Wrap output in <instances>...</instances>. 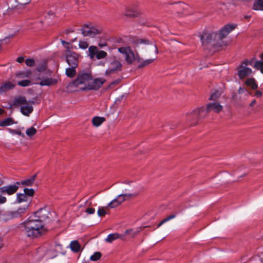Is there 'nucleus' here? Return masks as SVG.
<instances>
[{"mask_svg":"<svg viewBox=\"0 0 263 263\" xmlns=\"http://www.w3.org/2000/svg\"><path fill=\"white\" fill-rule=\"evenodd\" d=\"M235 24L224 26L218 33L217 32H205L200 36L202 45L204 49L221 47L223 45L222 40L236 28Z\"/></svg>","mask_w":263,"mask_h":263,"instance_id":"f257e3e1","label":"nucleus"},{"mask_svg":"<svg viewBox=\"0 0 263 263\" xmlns=\"http://www.w3.org/2000/svg\"><path fill=\"white\" fill-rule=\"evenodd\" d=\"M23 231L27 236L35 238L44 235L47 229L44 226V222L30 217L24 222Z\"/></svg>","mask_w":263,"mask_h":263,"instance_id":"f03ea898","label":"nucleus"},{"mask_svg":"<svg viewBox=\"0 0 263 263\" xmlns=\"http://www.w3.org/2000/svg\"><path fill=\"white\" fill-rule=\"evenodd\" d=\"M64 56L66 62L69 66L65 69V74L69 78H73L77 73L76 68L81 60V55L67 47L65 51Z\"/></svg>","mask_w":263,"mask_h":263,"instance_id":"7ed1b4c3","label":"nucleus"},{"mask_svg":"<svg viewBox=\"0 0 263 263\" xmlns=\"http://www.w3.org/2000/svg\"><path fill=\"white\" fill-rule=\"evenodd\" d=\"M92 77L90 72L82 71L78 73L77 78L69 84V87L73 91L89 90Z\"/></svg>","mask_w":263,"mask_h":263,"instance_id":"20e7f679","label":"nucleus"},{"mask_svg":"<svg viewBox=\"0 0 263 263\" xmlns=\"http://www.w3.org/2000/svg\"><path fill=\"white\" fill-rule=\"evenodd\" d=\"M33 101H27L24 97H18L14 100V104L16 105H20V111L21 113L26 116H29L32 112L33 108L32 107Z\"/></svg>","mask_w":263,"mask_h":263,"instance_id":"39448f33","label":"nucleus"},{"mask_svg":"<svg viewBox=\"0 0 263 263\" xmlns=\"http://www.w3.org/2000/svg\"><path fill=\"white\" fill-rule=\"evenodd\" d=\"M118 50L124 55L125 61L128 64H132L134 61H137V62L142 61V58L140 57L139 54L135 53L129 46L118 48Z\"/></svg>","mask_w":263,"mask_h":263,"instance_id":"423d86ee","label":"nucleus"},{"mask_svg":"<svg viewBox=\"0 0 263 263\" xmlns=\"http://www.w3.org/2000/svg\"><path fill=\"white\" fill-rule=\"evenodd\" d=\"M249 65H252V61L246 60L237 67V75L240 79H243L252 74L253 71Z\"/></svg>","mask_w":263,"mask_h":263,"instance_id":"0eeeda50","label":"nucleus"},{"mask_svg":"<svg viewBox=\"0 0 263 263\" xmlns=\"http://www.w3.org/2000/svg\"><path fill=\"white\" fill-rule=\"evenodd\" d=\"M122 64L118 60H112L109 62L108 67L105 71V76L118 73L122 70Z\"/></svg>","mask_w":263,"mask_h":263,"instance_id":"6e6552de","label":"nucleus"},{"mask_svg":"<svg viewBox=\"0 0 263 263\" xmlns=\"http://www.w3.org/2000/svg\"><path fill=\"white\" fill-rule=\"evenodd\" d=\"M102 30L96 26L90 25H85L81 29V32L84 36L94 37L100 34Z\"/></svg>","mask_w":263,"mask_h":263,"instance_id":"1a4fd4ad","label":"nucleus"},{"mask_svg":"<svg viewBox=\"0 0 263 263\" xmlns=\"http://www.w3.org/2000/svg\"><path fill=\"white\" fill-rule=\"evenodd\" d=\"M35 82L34 84H39L41 86H50L55 84L57 81L55 79L44 77L41 74H39L35 79Z\"/></svg>","mask_w":263,"mask_h":263,"instance_id":"9d476101","label":"nucleus"},{"mask_svg":"<svg viewBox=\"0 0 263 263\" xmlns=\"http://www.w3.org/2000/svg\"><path fill=\"white\" fill-rule=\"evenodd\" d=\"M88 56L91 59L96 58L98 60L105 58L107 53L103 50H99L96 46H90L88 48Z\"/></svg>","mask_w":263,"mask_h":263,"instance_id":"9b49d317","label":"nucleus"},{"mask_svg":"<svg viewBox=\"0 0 263 263\" xmlns=\"http://www.w3.org/2000/svg\"><path fill=\"white\" fill-rule=\"evenodd\" d=\"M20 185L21 183L20 182H16L13 184H9L1 187L0 191L4 194L12 195L17 192Z\"/></svg>","mask_w":263,"mask_h":263,"instance_id":"f8f14e48","label":"nucleus"},{"mask_svg":"<svg viewBox=\"0 0 263 263\" xmlns=\"http://www.w3.org/2000/svg\"><path fill=\"white\" fill-rule=\"evenodd\" d=\"M29 204H24L23 206L18 208L16 210L10 212L8 213V215L11 218L21 217L26 213Z\"/></svg>","mask_w":263,"mask_h":263,"instance_id":"ddd939ff","label":"nucleus"},{"mask_svg":"<svg viewBox=\"0 0 263 263\" xmlns=\"http://www.w3.org/2000/svg\"><path fill=\"white\" fill-rule=\"evenodd\" d=\"M50 212L45 208L39 209L34 213L33 219L44 222L49 217Z\"/></svg>","mask_w":263,"mask_h":263,"instance_id":"4468645a","label":"nucleus"},{"mask_svg":"<svg viewBox=\"0 0 263 263\" xmlns=\"http://www.w3.org/2000/svg\"><path fill=\"white\" fill-rule=\"evenodd\" d=\"M106 80L103 78H96L90 82L89 90H98L105 82Z\"/></svg>","mask_w":263,"mask_h":263,"instance_id":"2eb2a0df","label":"nucleus"},{"mask_svg":"<svg viewBox=\"0 0 263 263\" xmlns=\"http://www.w3.org/2000/svg\"><path fill=\"white\" fill-rule=\"evenodd\" d=\"M204 112L203 107L197 108L190 112H187L186 115L188 117V120L197 119L201 117Z\"/></svg>","mask_w":263,"mask_h":263,"instance_id":"dca6fc26","label":"nucleus"},{"mask_svg":"<svg viewBox=\"0 0 263 263\" xmlns=\"http://www.w3.org/2000/svg\"><path fill=\"white\" fill-rule=\"evenodd\" d=\"M140 14L135 5L129 6L125 9V15L128 16L136 17Z\"/></svg>","mask_w":263,"mask_h":263,"instance_id":"f3484780","label":"nucleus"},{"mask_svg":"<svg viewBox=\"0 0 263 263\" xmlns=\"http://www.w3.org/2000/svg\"><path fill=\"white\" fill-rule=\"evenodd\" d=\"M31 201V199L29 198V197H28L26 194H25L24 193H17L16 195V200L15 202L17 203H21L22 202H26V203L25 204H29V206L30 205V204Z\"/></svg>","mask_w":263,"mask_h":263,"instance_id":"a211bd4d","label":"nucleus"},{"mask_svg":"<svg viewBox=\"0 0 263 263\" xmlns=\"http://www.w3.org/2000/svg\"><path fill=\"white\" fill-rule=\"evenodd\" d=\"M222 106L219 103L213 102L208 104L206 108V112H209L213 110L218 113L222 110Z\"/></svg>","mask_w":263,"mask_h":263,"instance_id":"6ab92c4d","label":"nucleus"},{"mask_svg":"<svg viewBox=\"0 0 263 263\" xmlns=\"http://www.w3.org/2000/svg\"><path fill=\"white\" fill-rule=\"evenodd\" d=\"M51 250H48L45 252V250L43 248H39L36 251V257L37 258L41 259V258L45 256L47 259H49L53 258L56 255H54L52 256L50 255V253Z\"/></svg>","mask_w":263,"mask_h":263,"instance_id":"aec40b11","label":"nucleus"},{"mask_svg":"<svg viewBox=\"0 0 263 263\" xmlns=\"http://www.w3.org/2000/svg\"><path fill=\"white\" fill-rule=\"evenodd\" d=\"M15 86V85L13 83L8 81L3 83L0 87V92L2 93L5 92L10 89H13Z\"/></svg>","mask_w":263,"mask_h":263,"instance_id":"412c9836","label":"nucleus"},{"mask_svg":"<svg viewBox=\"0 0 263 263\" xmlns=\"http://www.w3.org/2000/svg\"><path fill=\"white\" fill-rule=\"evenodd\" d=\"M31 73L32 72L30 70H27L16 73L15 77L18 80H25L24 79L29 78Z\"/></svg>","mask_w":263,"mask_h":263,"instance_id":"4be33fe9","label":"nucleus"},{"mask_svg":"<svg viewBox=\"0 0 263 263\" xmlns=\"http://www.w3.org/2000/svg\"><path fill=\"white\" fill-rule=\"evenodd\" d=\"M105 121V118L103 117L95 116L92 119V125L97 127L100 126Z\"/></svg>","mask_w":263,"mask_h":263,"instance_id":"5701e85b","label":"nucleus"},{"mask_svg":"<svg viewBox=\"0 0 263 263\" xmlns=\"http://www.w3.org/2000/svg\"><path fill=\"white\" fill-rule=\"evenodd\" d=\"M69 247L71 251L75 253L79 252L81 249L80 243L77 240L72 241L69 244Z\"/></svg>","mask_w":263,"mask_h":263,"instance_id":"b1692460","label":"nucleus"},{"mask_svg":"<svg viewBox=\"0 0 263 263\" xmlns=\"http://www.w3.org/2000/svg\"><path fill=\"white\" fill-rule=\"evenodd\" d=\"M118 238H121L122 239V236L121 235H120L117 233H112L109 234L107 237L105 238V241L107 242L111 243L113 241L118 239Z\"/></svg>","mask_w":263,"mask_h":263,"instance_id":"393cba45","label":"nucleus"},{"mask_svg":"<svg viewBox=\"0 0 263 263\" xmlns=\"http://www.w3.org/2000/svg\"><path fill=\"white\" fill-rule=\"evenodd\" d=\"M137 195H138V193L134 194L130 193H122L118 195L117 197L118 198V200L119 201V202H120L121 204L127 198H130L134 196H136Z\"/></svg>","mask_w":263,"mask_h":263,"instance_id":"a878e982","label":"nucleus"},{"mask_svg":"<svg viewBox=\"0 0 263 263\" xmlns=\"http://www.w3.org/2000/svg\"><path fill=\"white\" fill-rule=\"evenodd\" d=\"M35 178H36V175H34L27 179L22 180V181H21L20 182L21 183V184H22L23 185L31 186L33 183Z\"/></svg>","mask_w":263,"mask_h":263,"instance_id":"bb28decb","label":"nucleus"},{"mask_svg":"<svg viewBox=\"0 0 263 263\" xmlns=\"http://www.w3.org/2000/svg\"><path fill=\"white\" fill-rule=\"evenodd\" d=\"M245 84L247 86L250 87L252 89H256L258 87V85L254 78H249L245 81Z\"/></svg>","mask_w":263,"mask_h":263,"instance_id":"cd10ccee","label":"nucleus"},{"mask_svg":"<svg viewBox=\"0 0 263 263\" xmlns=\"http://www.w3.org/2000/svg\"><path fill=\"white\" fill-rule=\"evenodd\" d=\"M181 212V210H179L177 212H175L174 213L171 214V215L167 216L166 218L163 219L162 221H161L158 225V227H160L161 226L163 223H165L166 222L175 218L177 215H178L179 213Z\"/></svg>","mask_w":263,"mask_h":263,"instance_id":"c85d7f7f","label":"nucleus"},{"mask_svg":"<svg viewBox=\"0 0 263 263\" xmlns=\"http://www.w3.org/2000/svg\"><path fill=\"white\" fill-rule=\"evenodd\" d=\"M253 9L257 11H263V0H255L253 5Z\"/></svg>","mask_w":263,"mask_h":263,"instance_id":"c756f323","label":"nucleus"},{"mask_svg":"<svg viewBox=\"0 0 263 263\" xmlns=\"http://www.w3.org/2000/svg\"><path fill=\"white\" fill-rule=\"evenodd\" d=\"M253 66L256 69H259L263 73V53L261 55V60L256 61Z\"/></svg>","mask_w":263,"mask_h":263,"instance_id":"7c9ffc66","label":"nucleus"},{"mask_svg":"<svg viewBox=\"0 0 263 263\" xmlns=\"http://www.w3.org/2000/svg\"><path fill=\"white\" fill-rule=\"evenodd\" d=\"M30 2H31V0H26L25 2H24L23 3H18V1L16 0L15 2L17 4L15 6H12V8H15L17 9H23L25 7V6L26 5L30 3Z\"/></svg>","mask_w":263,"mask_h":263,"instance_id":"2f4dec72","label":"nucleus"},{"mask_svg":"<svg viewBox=\"0 0 263 263\" xmlns=\"http://www.w3.org/2000/svg\"><path fill=\"white\" fill-rule=\"evenodd\" d=\"M156 59V57L154 59H149L145 60H143L142 59V61L140 62H138L139 63V67H143L149 64H151L153 61Z\"/></svg>","mask_w":263,"mask_h":263,"instance_id":"473e14b6","label":"nucleus"},{"mask_svg":"<svg viewBox=\"0 0 263 263\" xmlns=\"http://www.w3.org/2000/svg\"><path fill=\"white\" fill-rule=\"evenodd\" d=\"M34 84L30 80H22L17 81V85L21 87H27Z\"/></svg>","mask_w":263,"mask_h":263,"instance_id":"72a5a7b5","label":"nucleus"},{"mask_svg":"<svg viewBox=\"0 0 263 263\" xmlns=\"http://www.w3.org/2000/svg\"><path fill=\"white\" fill-rule=\"evenodd\" d=\"M120 204H121V203L119 202V201L118 200L117 197H116V198H115L112 201H111L109 203H108L107 207L112 209V208H116V207L119 206Z\"/></svg>","mask_w":263,"mask_h":263,"instance_id":"f704fd0d","label":"nucleus"},{"mask_svg":"<svg viewBox=\"0 0 263 263\" xmlns=\"http://www.w3.org/2000/svg\"><path fill=\"white\" fill-rule=\"evenodd\" d=\"M139 229H128L125 231V234L129 235L130 237H133L137 235L140 232Z\"/></svg>","mask_w":263,"mask_h":263,"instance_id":"c9c22d12","label":"nucleus"},{"mask_svg":"<svg viewBox=\"0 0 263 263\" xmlns=\"http://www.w3.org/2000/svg\"><path fill=\"white\" fill-rule=\"evenodd\" d=\"M13 124V120L11 118H8L0 121V126L4 127L11 125Z\"/></svg>","mask_w":263,"mask_h":263,"instance_id":"e433bc0d","label":"nucleus"},{"mask_svg":"<svg viewBox=\"0 0 263 263\" xmlns=\"http://www.w3.org/2000/svg\"><path fill=\"white\" fill-rule=\"evenodd\" d=\"M37 133V130L34 127H31L27 129L26 134L30 138L35 135Z\"/></svg>","mask_w":263,"mask_h":263,"instance_id":"4c0bfd02","label":"nucleus"},{"mask_svg":"<svg viewBox=\"0 0 263 263\" xmlns=\"http://www.w3.org/2000/svg\"><path fill=\"white\" fill-rule=\"evenodd\" d=\"M24 193L26 194L28 197H29L30 199L34 195V191L32 189L25 188L24 189Z\"/></svg>","mask_w":263,"mask_h":263,"instance_id":"58836bf2","label":"nucleus"},{"mask_svg":"<svg viewBox=\"0 0 263 263\" xmlns=\"http://www.w3.org/2000/svg\"><path fill=\"white\" fill-rule=\"evenodd\" d=\"M122 183L128 185L129 186V187H130V189H129V188H125L124 190H123V192H124L123 193H125V192H126L127 191H130L133 190V189L132 188L134 187V186L133 185L134 182L133 181H124Z\"/></svg>","mask_w":263,"mask_h":263,"instance_id":"ea45409f","label":"nucleus"},{"mask_svg":"<svg viewBox=\"0 0 263 263\" xmlns=\"http://www.w3.org/2000/svg\"><path fill=\"white\" fill-rule=\"evenodd\" d=\"M101 256V253L99 252H96L94 253L90 257V260H91L92 261H97L99 259H100Z\"/></svg>","mask_w":263,"mask_h":263,"instance_id":"a19ab883","label":"nucleus"},{"mask_svg":"<svg viewBox=\"0 0 263 263\" xmlns=\"http://www.w3.org/2000/svg\"><path fill=\"white\" fill-rule=\"evenodd\" d=\"M8 130H9V133H11V134L17 135L21 136L23 138L25 137V135L19 130H15V129H12L9 128Z\"/></svg>","mask_w":263,"mask_h":263,"instance_id":"79ce46f5","label":"nucleus"},{"mask_svg":"<svg viewBox=\"0 0 263 263\" xmlns=\"http://www.w3.org/2000/svg\"><path fill=\"white\" fill-rule=\"evenodd\" d=\"M220 95H221V93L219 91H216L215 92H214L213 93H212L209 99L210 100H213V101L216 100L218 98L220 97Z\"/></svg>","mask_w":263,"mask_h":263,"instance_id":"37998d69","label":"nucleus"},{"mask_svg":"<svg viewBox=\"0 0 263 263\" xmlns=\"http://www.w3.org/2000/svg\"><path fill=\"white\" fill-rule=\"evenodd\" d=\"M79 47L82 49H86L88 47V44L86 41H80L79 43Z\"/></svg>","mask_w":263,"mask_h":263,"instance_id":"c03bdc74","label":"nucleus"},{"mask_svg":"<svg viewBox=\"0 0 263 263\" xmlns=\"http://www.w3.org/2000/svg\"><path fill=\"white\" fill-rule=\"evenodd\" d=\"M97 214L99 217H102V216H104L106 214V212L105 210L104 207H103V206L99 207V209H98V210L97 212Z\"/></svg>","mask_w":263,"mask_h":263,"instance_id":"a18cd8bd","label":"nucleus"},{"mask_svg":"<svg viewBox=\"0 0 263 263\" xmlns=\"http://www.w3.org/2000/svg\"><path fill=\"white\" fill-rule=\"evenodd\" d=\"M25 63L27 66L32 67L35 65V61L32 59H27L25 61Z\"/></svg>","mask_w":263,"mask_h":263,"instance_id":"49530a36","label":"nucleus"},{"mask_svg":"<svg viewBox=\"0 0 263 263\" xmlns=\"http://www.w3.org/2000/svg\"><path fill=\"white\" fill-rule=\"evenodd\" d=\"M179 7H180V8H182L184 10V14L185 15H187L188 14V13L186 12V11H187L188 10V9L189 8V6L185 4H179V5H178Z\"/></svg>","mask_w":263,"mask_h":263,"instance_id":"de8ad7c7","label":"nucleus"},{"mask_svg":"<svg viewBox=\"0 0 263 263\" xmlns=\"http://www.w3.org/2000/svg\"><path fill=\"white\" fill-rule=\"evenodd\" d=\"M4 194L0 191V204H3L6 203L7 198L4 196Z\"/></svg>","mask_w":263,"mask_h":263,"instance_id":"09e8293b","label":"nucleus"},{"mask_svg":"<svg viewBox=\"0 0 263 263\" xmlns=\"http://www.w3.org/2000/svg\"><path fill=\"white\" fill-rule=\"evenodd\" d=\"M46 68V65L45 63H43L41 65L39 66L36 68V70L39 72H42L45 70Z\"/></svg>","mask_w":263,"mask_h":263,"instance_id":"8fccbe9b","label":"nucleus"},{"mask_svg":"<svg viewBox=\"0 0 263 263\" xmlns=\"http://www.w3.org/2000/svg\"><path fill=\"white\" fill-rule=\"evenodd\" d=\"M85 212L89 214H92L95 213V210L92 208H89L87 209Z\"/></svg>","mask_w":263,"mask_h":263,"instance_id":"3c124183","label":"nucleus"},{"mask_svg":"<svg viewBox=\"0 0 263 263\" xmlns=\"http://www.w3.org/2000/svg\"><path fill=\"white\" fill-rule=\"evenodd\" d=\"M254 96L256 98H260L262 96V92L259 90H257L254 93Z\"/></svg>","mask_w":263,"mask_h":263,"instance_id":"603ef678","label":"nucleus"},{"mask_svg":"<svg viewBox=\"0 0 263 263\" xmlns=\"http://www.w3.org/2000/svg\"><path fill=\"white\" fill-rule=\"evenodd\" d=\"M245 92L249 93L248 92V91L245 88H242L241 87H239V88L238 89V93L240 94V93H245Z\"/></svg>","mask_w":263,"mask_h":263,"instance_id":"864d4df0","label":"nucleus"},{"mask_svg":"<svg viewBox=\"0 0 263 263\" xmlns=\"http://www.w3.org/2000/svg\"><path fill=\"white\" fill-rule=\"evenodd\" d=\"M217 7L221 10H224L225 9L226 6L223 3H219L217 4Z\"/></svg>","mask_w":263,"mask_h":263,"instance_id":"5fc2aeb1","label":"nucleus"},{"mask_svg":"<svg viewBox=\"0 0 263 263\" xmlns=\"http://www.w3.org/2000/svg\"><path fill=\"white\" fill-rule=\"evenodd\" d=\"M24 61V58L22 56L19 57L17 58L16 61L19 63H22Z\"/></svg>","mask_w":263,"mask_h":263,"instance_id":"6e6d98bb","label":"nucleus"},{"mask_svg":"<svg viewBox=\"0 0 263 263\" xmlns=\"http://www.w3.org/2000/svg\"><path fill=\"white\" fill-rule=\"evenodd\" d=\"M98 46L100 48H103L107 46V44L106 42H100L98 44Z\"/></svg>","mask_w":263,"mask_h":263,"instance_id":"4d7b16f0","label":"nucleus"},{"mask_svg":"<svg viewBox=\"0 0 263 263\" xmlns=\"http://www.w3.org/2000/svg\"><path fill=\"white\" fill-rule=\"evenodd\" d=\"M147 42V41H146L143 39H140V40H138L137 41V44H146V43Z\"/></svg>","mask_w":263,"mask_h":263,"instance_id":"13d9d810","label":"nucleus"},{"mask_svg":"<svg viewBox=\"0 0 263 263\" xmlns=\"http://www.w3.org/2000/svg\"><path fill=\"white\" fill-rule=\"evenodd\" d=\"M62 42V45H63L65 47H66V48H67V47H69L68 46H66L67 45H68V43L67 42H66L64 41H62V42Z\"/></svg>","mask_w":263,"mask_h":263,"instance_id":"bf43d9fd","label":"nucleus"},{"mask_svg":"<svg viewBox=\"0 0 263 263\" xmlns=\"http://www.w3.org/2000/svg\"><path fill=\"white\" fill-rule=\"evenodd\" d=\"M256 103V101L255 100H253L251 103L250 104V106H253Z\"/></svg>","mask_w":263,"mask_h":263,"instance_id":"052dcab7","label":"nucleus"},{"mask_svg":"<svg viewBox=\"0 0 263 263\" xmlns=\"http://www.w3.org/2000/svg\"><path fill=\"white\" fill-rule=\"evenodd\" d=\"M119 82V81H114L112 82L109 86V87H111V85H114V84H118Z\"/></svg>","mask_w":263,"mask_h":263,"instance_id":"680f3d73","label":"nucleus"},{"mask_svg":"<svg viewBox=\"0 0 263 263\" xmlns=\"http://www.w3.org/2000/svg\"><path fill=\"white\" fill-rule=\"evenodd\" d=\"M3 246V240L2 239V238L0 237V249L2 248Z\"/></svg>","mask_w":263,"mask_h":263,"instance_id":"e2e57ef3","label":"nucleus"},{"mask_svg":"<svg viewBox=\"0 0 263 263\" xmlns=\"http://www.w3.org/2000/svg\"><path fill=\"white\" fill-rule=\"evenodd\" d=\"M37 28H41L42 27L41 22H40L36 26H35Z\"/></svg>","mask_w":263,"mask_h":263,"instance_id":"0e129e2a","label":"nucleus"},{"mask_svg":"<svg viewBox=\"0 0 263 263\" xmlns=\"http://www.w3.org/2000/svg\"><path fill=\"white\" fill-rule=\"evenodd\" d=\"M154 47H155V53L156 54H157L158 53V49L157 48V46L156 45H155Z\"/></svg>","mask_w":263,"mask_h":263,"instance_id":"69168bd1","label":"nucleus"},{"mask_svg":"<svg viewBox=\"0 0 263 263\" xmlns=\"http://www.w3.org/2000/svg\"><path fill=\"white\" fill-rule=\"evenodd\" d=\"M4 112V110L3 109L0 108V115L3 114Z\"/></svg>","mask_w":263,"mask_h":263,"instance_id":"338daca9","label":"nucleus"},{"mask_svg":"<svg viewBox=\"0 0 263 263\" xmlns=\"http://www.w3.org/2000/svg\"><path fill=\"white\" fill-rule=\"evenodd\" d=\"M100 65H102L103 66H104V63H102V62H100V63L99 64Z\"/></svg>","mask_w":263,"mask_h":263,"instance_id":"774afa93","label":"nucleus"}]
</instances>
